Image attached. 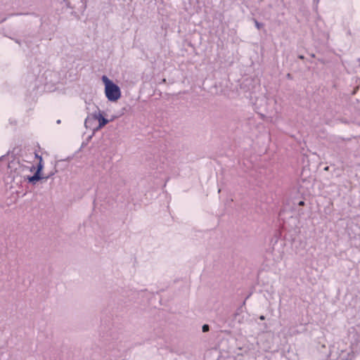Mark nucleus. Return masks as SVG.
I'll return each mask as SVG.
<instances>
[{
	"mask_svg": "<svg viewBox=\"0 0 360 360\" xmlns=\"http://www.w3.org/2000/svg\"><path fill=\"white\" fill-rule=\"evenodd\" d=\"M101 79L105 85L104 92L108 100L110 102L117 101L121 98L120 88L105 75Z\"/></svg>",
	"mask_w": 360,
	"mask_h": 360,
	"instance_id": "1",
	"label": "nucleus"
},
{
	"mask_svg": "<svg viewBox=\"0 0 360 360\" xmlns=\"http://www.w3.org/2000/svg\"><path fill=\"white\" fill-rule=\"evenodd\" d=\"M36 158L39 159V163L37 165V170H36V172L34 173V174L33 176H27L26 177V179H27V181L30 183H32V184H35L37 181H38L39 180L41 179H49L51 176H52L54 173L52 172L50 174L46 176H44L41 174V171L43 170V168H44V164H43V160H42V158L41 156H39L38 155H36Z\"/></svg>",
	"mask_w": 360,
	"mask_h": 360,
	"instance_id": "2",
	"label": "nucleus"
},
{
	"mask_svg": "<svg viewBox=\"0 0 360 360\" xmlns=\"http://www.w3.org/2000/svg\"><path fill=\"white\" fill-rule=\"evenodd\" d=\"M86 110L87 112V117L84 121L86 128H91V118L93 117L94 112H99L100 110L97 105L91 102H86Z\"/></svg>",
	"mask_w": 360,
	"mask_h": 360,
	"instance_id": "3",
	"label": "nucleus"
},
{
	"mask_svg": "<svg viewBox=\"0 0 360 360\" xmlns=\"http://www.w3.org/2000/svg\"><path fill=\"white\" fill-rule=\"evenodd\" d=\"M94 120L98 121V125L94 129L98 130L103 128L105 125H106L110 120L105 118L101 112H94L93 117L91 118V122Z\"/></svg>",
	"mask_w": 360,
	"mask_h": 360,
	"instance_id": "4",
	"label": "nucleus"
},
{
	"mask_svg": "<svg viewBox=\"0 0 360 360\" xmlns=\"http://www.w3.org/2000/svg\"><path fill=\"white\" fill-rule=\"evenodd\" d=\"M202 331H203L204 333L207 332V331L209 330V326H208V325L205 324V325H203V326H202Z\"/></svg>",
	"mask_w": 360,
	"mask_h": 360,
	"instance_id": "5",
	"label": "nucleus"
},
{
	"mask_svg": "<svg viewBox=\"0 0 360 360\" xmlns=\"http://www.w3.org/2000/svg\"><path fill=\"white\" fill-rule=\"evenodd\" d=\"M255 25H256L257 29L260 28V24L257 21H255Z\"/></svg>",
	"mask_w": 360,
	"mask_h": 360,
	"instance_id": "6",
	"label": "nucleus"
},
{
	"mask_svg": "<svg viewBox=\"0 0 360 360\" xmlns=\"http://www.w3.org/2000/svg\"><path fill=\"white\" fill-rule=\"evenodd\" d=\"M299 205H304V202H303V201H300V202H299Z\"/></svg>",
	"mask_w": 360,
	"mask_h": 360,
	"instance_id": "7",
	"label": "nucleus"
},
{
	"mask_svg": "<svg viewBox=\"0 0 360 360\" xmlns=\"http://www.w3.org/2000/svg\"><path fill=\"white\" fill-rule=\"evenodd\" d=\"M259 319H260L261 320H264V316H261L259 317Z\"/></svg>",
	"mask_w": 360,
	"mask_h": 360,
	"instance_id": "8",
	"label": "nucleus"
},
{
	"mask_svg": "<svg viewBox=\"0 0 360 360\" xmlns=\"http://www.w3.org/2000/svg\"><path fill=\"white\" fill-rule=\"evenodd\" d=\"M34 169V166H32V167H31V169H30V171H32V169Z\"/></svg>",
	"mask_w": 360,
	"mask_h": 360,
	"instance_id": "9",
	"label": "nucleus"
},
{
	"mask_svg": "<svg viewBox=\"0 0 360 360\" xmlns=\"http://www.w3.org/2000/svg\"><path fill=\"white\" fill-rule=\"evenodd\" d=\"M60 122V120H58L57 121V123H58V124H59Z\"/></svg>",
	"mask_w": 360,
	"mask_h": 360,
	"instance_id": "10",
	"label": "nucleus"
},
{
	"mask_svg": "<svg viewBox=\"0 0 360 360\" xmlns=\"http://www.w3.org/2000/svg\"><path fill=\"white\" fill-rule=\"evenodd\" d=\"M300 58L302 59L304 57L302 56H300Z\"/></svg>",
	"mask_w": 360,
	"mask_h": 360,
	"instance_id": "11",
	"label": "nucleus"
}]
</instances>
